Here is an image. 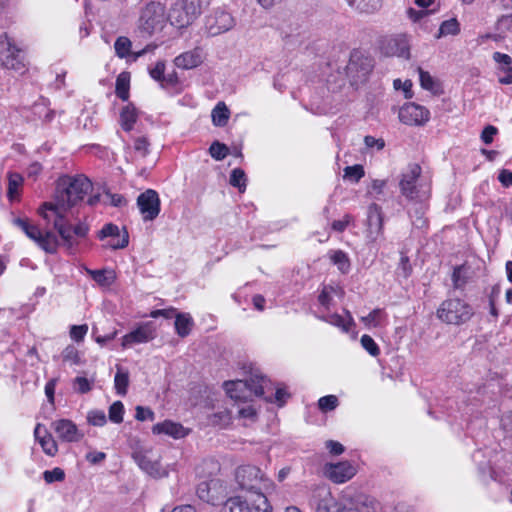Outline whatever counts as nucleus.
I'll return each instance as SVG.
<instances>
[{"mask_svg": "<svg viewBox=\"0 0 512 512\" xmlns=\"http://www.w3.org/2000/svg\"><path fill=\"white\" fill-rule=\"evenodd\" d=\"M418 72L421 87L425 90L436 93L438 90V85L435 82L434 78L428 72L422 70L421 68H418Z\"/></svg>", "mask_w": 512, "mask_h": 512, "instance_id": "c03bdc74", "label": "nucleus"}, {"mask_svg": "<svg viewBox=\"0 0 512 512\" xmlns=\"http://www.w3.org/2000/svg\"><path fill=\"white\" fill-rule=\"evenodd\" d=\"M272 507L264 494L251 496L237 495L224 503L221 512H271Z\"/></svg>", "mask_w": 512, "mask_h": 512, "instance_id": "6e6552de", "label": "nucleus"}, {"mask_svg": "<svg viewBox=\"0 0 512 512\" xmlns=\"http://www.w3.org/2000/svg\"><path fill=\"white\" fill-rule=\"evenodd\" d=\"M323 473L326 478L335 484H342L352 479L356 473V466L350 461H340L337 463H327L323 467Z\"/></svg>", "mask_w": 512, "mask_h": 512, "instance_id": "f8f14e48", "label": "nucleus"}, {"mask_svg": "<svg viewBox=\"0 0 512 512\" xmlns=\"http://www.w3.org/2000/svg\"><path fill=\"white\" fill-rule=\"evenodd\" d=\"M150 143L146 137H138L134 141V150L141 156H146L149 153Z\"/></svg>", "mask_w": 512, "mask_h": 512, "instance_id": "4d7b16f0", "label": "nucleus"}, {"mask_svg": "<svg viewBox=\"0 0 512 512\" xmlns=\"http://www.w3.org/2000/svg\"><path fill=\"white\" fill-rule=\"evenodd\" d=\"M421 171L418 164H410L402 173L399 183L400 191L409 200H422L427 196V190L420 178Z\"/></svg>", "mask_w": 512, "mask_h": 512, "instance_id": "1a4fd4ad", "label": "nucleus"}, {"mask_svg": "<svg viewBox=\"0 0 512 512\" xmlns=\"http://www.w3.org/2000/svg\"><path fill=\"white\" fill-rule=\"evenodd\" d=\"M493 60L497 64L498 81L504 85L512 84V58L508 54L494 52Z\"/></svg>", "mask_w": 512, "mask_h": 512, "instance_id": "393cba45", "label": "nucleus"}, {"mask_svg": "<svg viewBox=\"0 0 512 512\" xmlns=\"http://www.w3.org/2000/svg\"><path fill=\"white\" fill-rule=\"evenodd\" d=\"M87 421L90 425L102 427L106 424L107 418L102 410H91L87 414Z\"/></svg>", "mask_w": 512, "mask_h": 512, "instance_id": "8fccbe9b", "label": "nucleus"}, {"mask_svg": "<svg viewBox=\"0 0 512 512\" xmlns=\"http://www.w3.org/2000/svg\"><path fill=\"white\" fill-rule=\"evenodd\" d=\"M235 479L239 487L254 498L257 494H264L263 489L269 485V480L261 469L252 465L238 467L235 472Z\"/></svg>", "mask_w": 512, "mask_h": 512, "instance_id": "20e7f679", "label": "nucleus"}, {"mask_svg": "<svg viewBox=\"0 0 512 512\" xmlns=\"http://www.w3.org/2000/svg\"><path fill=\"white\" fill-rule=\"evenodd\" d=\"M230 111L223 102H219L212 110L211 117L215 126L223 127L227 124Z\"/></svg>", "mask_w": 512, "mask_h": 512, "instance_id": "e433bc0d", "label": "nucleus"}, {"mask_svg": "<svg viewBox=\"0 0 512 512\" xmlns=\"http://www.w3.org/2000/svg\"><path fill=\"white\" fill-rule=\"evenodd\" d=\"M373 61L365 56L361 51L354 50L350 54L349 62L345 66V74L350 79L352 85L364 81L372 71Z\"/></svg>", "mask_w": 512, "mask_h": 512, "instance_id": "9d476101", "label": "nucleus"}, {"mask_svg": "<svg viewBox=\"0 0 512 512\" xmlns=\"http://www.w3.org/2000/svg\"><path fill=\"white\" fill-rule=\"evenodd\" d=\"M13 224L25 235L33 240L46 253L54 254L57 251L59 241L57 235L52 231L42 232L39 227L33 224L26 217H16Z\"/></svg>", "mask_w": 512, "mask_h": 512, "instance_id": "7ed1b4c3", "label": "nucleus"}, {"mask_svg": "<svg viewBox=\"0 0 512 512\" xmlns=\"http://www.w3.org/2000/svg\"><path fill=\"white\" fill-rule=\"evenodd\" d=\"M194 325L193 318L189 313H176L175 330L178 336L184 338L188 336Z\"/></svg>", "mask_w": 512, "mask_h": 512, "instance_id": "473e14b6", "label": "nucleus"}, {"mask_svg": "<svg viewBox=\"0 0 512 512\" xmlns=\"http://www.w3.org/2000/svg\"><path fill=\"white\" fill-rule=\"evenodd\" d=\"M429 111L418 104L407 103L399 111V119L407 125H422L429 120Z\"/></svg>", "mask_w": 512, "mask_h": 512, "instance_id": "f3484780", "label": "nucleus"}, {"mask_svg": "<svg viewBox=\"0 0 512 512\" xmlns=\"http://www.w3.org/2000/svg\"><path fill=\"white\" fill-rule=\"evenodd\" d=\"M460 31V25L457 19L451 18L442 22L439 28L438 38L447 35H456Z\"/></svg>", "mask_w": 512, "mask_h": 512, "instance_id": "79ce46f5", "label": "nucleus"}, {"mask_svg": "<svg viewBox=\"0 0 512 512\" xmlns=\"http://www.w3.org/2000/svg\"><path fill=\"white\" fill-rule=\"evenodd\" d=\"M209 153L212 158L221 161L228 155L229 149L225 144L215 141L211 144Z\"/></svg>", "mask_w": 512, "mask_h": 512, "instance_id": "a18cd8bd", "label": "nucleus"}, {"mask_svg": "<svg viewBox=\"0 0 512 512\" xmlns=\"http://www.w3.org/2000/svg\"><path fill=\"white\" fill-rule=\"evenodd\" d=\"M34 436L46 455L54 456L58 452V445L45 426L38 423L34 429Z\"/></svg>", "mask_w": 512, "mask_h": 512, "instance_id": "bb28decb", "label": "nucleus"}, {"mask_svg": "<svg viewBox=\"0 0 512 512\" xmlns=\"http://www.w3.org/2000/svg\"><path fill=\"white\" fill-rule=\"evenodd\" d=\"M386 319V313L383 309L372 310L367 316L361 317V322L368 328L381 326Z\"/></svg>", "mask_w": 512, "mask_h": 512, "instance_id": "58836bf2", "label": "nucleus"}, {"mask_svg": "<svg viewBox=\"0 0 512 512\" xmlns=\"http://www.w3.org/2000/svg\"><path fill=\"white\" fill-rule=\"evenodd\" d=\"M364 143L368 148H376V150H382L385 146V142L382 138H375L373 136H366Z\"/></svg>", "mask_w": 512, "mask_h": 512, "instance_id": "69168bd1", "label": "nucleus"}, {"mask_svg": "<svg viewBox=\"0 0 512 512\" xmlns=\"http://www.w3.org/2000/svg\"><path fill=\"white\" fill-rule=\"evenodd\" d=\"M178 1H176L170 9L168 14V20L171 25L177 28H183L190 25L195 19L190 17V13L186 11V9L181 6Z\"/></svg>", "mask_w": 512, "mask_h": 512, "instance_id": "c756f323", "label": "nucleus"}, {"mask_svg": "<svg viewBox=\"0 0 512 512\" xmlns=\"http://www.w3.org/2000/svg\"><path fill=\"white\" fill-rule=\"evenodd\" d=\"M409 40L404 34L395 35L386 39L383 43L382 50L386 55L409 58Z\"/></svg>", "mask_w": 512, "mask_h": 512, "instance_id": "412c9836", "label": "nucleus"}, {"mask_svg": "<svg viewBox=\"0 0 512 512\" xmlns=\"http://www.w3.org/2000/svg\"><path fill=\"white\" fill-rule=\"evenodd\" d=\"M398 273L403 277L407 278L411 273V266L407 256L402 255L398 266Z\"/></svg>", "mask_w": 512, "mask_h": 512, "instance_id": "338daca9", "label": "nucleus"}, {"mask_svg": "<svg viewBox=\"0 0 512 512\" xmlns=\"http://www.w3.org/2000/svg\"><path fill=\"white\" fill-rule=\"evenodd\" d=\"M132 458L137 463L139 468L145 473L154 478H163L168 475L166 469H164L159 461H152L148 456L141 450L134 451Z\"/></svg>", "mask_w": 512, "mask_h": 512, "instance_id": "4be33fe9", "label": "nucleus"}, {"mask_svg": "<svg viewBox=\"0 0 512 512\" xmlns=\"http://www.w3.org/2000/svg\"><path fill=\"white\" fill-rule=\"evenodd\" d=\"M0 66L20 74L26 71L21 49L7 33L0 35Z\"/></svg>", "mask_w": 512, "mask_h": 512, "instance_id": "0eeeda50", "label": "nucleus"}, {"mask_svg": "<svg viewBox=\"0 0 512 512\" xmlns=\"http://www.w3.org/2000/svg\"><path fill=\"white\" fill-rule=\"evenodd\" d=\"M137 205L145 221L154 220L160 213V199L155 190L148 189L137 198Z\"/></svg>", "mask_w": 512, "mask_h": 512, "instance_id": "4468645a", "label": "nucleus"}, {"mask_svg": "<svg viewBox=\"0 0 512 512\" xmlns=\"http://www.w3.org/2000/svg\"><path fill=\"white\" fill-rule=\"evenodd\" d=\"M87 274L100 286L108 287L115 280V274L112 270L102 269V270H92L86 269Z\"/></svg>", "mask_w": 512, "mask_h": 512, "instance_id": "f704fd0d", "label": "nucleus"}, {"mask_svg": "<svg viewBox=\"0 0 512 512\" xmlns=\"http://www.w3.org/2000/svg\"><path fill=\"white\" fill-rule=\"evenodd\" d=\"M338 290H339L338 288L330 286V285L324 286L319 297H318L319 303L323 307L328 308L331 304L332 294H336L338 292Z\"/></svg>", "mask_w": 512, "mask_h": 512, "instance_id": "864d4df0", "label": "nucleus"}, {"mask_svg": "<svg viewBox=\"0 0 512 512\" xmlns=\"http://www.w3.org/2000/svg\"><path fill=\"white\" fill-rule=\"evenodd\" d=\"M500 425L503 431L512 437V412H508L501 417Z\"/></svg>", "mask_w": 512, "mask_h": 512, "instance_id": "e2e57ef3", "label": "nucleus"}, {"mask_svg": "<svg viewBox=\"0 0 512 512\" xmlns=\"http://www.w3.org/2000/svg\"><path fill=\"white\" fill-rule=\"evenodd\" d=\"M383 234V215L381 207L371 204L367 213V238L374 242Z\"/></svg>", "mask_w": 512, "mask_h": 512, "instance_id": "aec40b11", "label": "nucleus"}, {"mask_svg": "<svg viewBox=\"0 0 512 512\" xmlns=\"http://www.w3.org/2000/svg\"><path fill=\"white\" fill-rule=\"evenodd\" d=\"M362 496L346 489L338 501L326 485L317 486L311 495L310 504L315 508V512H352L361 501Z\"/></svg>", "mask_w": 512, "mask_h": 512, "instance_id": "f03ea898", "label": "nucleus"}, {"mask_svg": "<svg viewBox=\"0 0 512 512\" xmlns=\"http://www.w3.org/2000/svg\"><path fill=\"white\" fill-rule=\"evenodd\" d=\"M138 120V111L132 103L126 104L120 112V125L123 130L130 132Z\"/></svg>", "mask_w": 512, "mask_h": 512, "instance_id": "7c9ffc66", "label": "nucleus"}, {"mask_svg": "<svg viewBox=\"0 0 512 512\" xmlns=\"http://www.w3.org/2000/svg\"><path fill=\"white\" fill-rule=\"evenodd\" d=\"M338 403V398L335 395L323 396L318 400L319 409L323 412L334 410Z\"/></svg>", "mask_w": 512, "mask_h": 512, "instance_id": "603ef678", "label": "nucleus"}, {"mask_svg": "<svg viewBox=\"0 0 512 512\" xmlns=\"http://www.w3.org/2000/svg\"><path fill=\"white\" fill-rule=\"evenodd\" d=\"M51 428L57 437L64 442H78L84 436L77 425L70 419L55 420L51 423Z\"/></svg>", "mask_w": 512, "mask_h": 512, "instance_id": "a211bd4d", "label": "nucleus"}, {"mask_svg": "<svg viewBox=\"0 0 512 512\" xmlns=\"http://www.w3.org/2000/svg\"><path fill=\"white\" fill-rule=\"evenodd\" d=\"M230 184L237 187L240 192H243L246 188L245 172L240 168L233 169L230 175Z\"/></svg>", "mask_w": 512, "mask_h": 512, "instance_id": "37998d69", "label": "nucleus"}, {"mask_svg": "<svg viewBox=\"0 0 512 512\" xmlns=\"http://www.w3.org/2000/svg\"><path fill=\"white\" fill-rule=\"evenodd\" d=\"M131 47L132 42L125 36L118 37L114 43L115 54L121 59L131 57L132 61H137L140 57L156 48V46L147 45L142 50L131 52Z\"/></svg>", "mask_w": 512, "mask_h": 512, "instance_id": "b1692460", "label": "nucleus"}, {"mask_svg": "<svg viewBox=\"0 0 512 512\" xmlns=\"http://www.w3.org/2000/svg\"><path fill=\"white\" fill-rule=\"evenodd\" d=\"M205 59V53L202 47H195L192 50L185 51L175 57L174 64L177 68L190 70L200 66Z\"/></svg>", "mask_w": 512, "mask_h": 512, "instance_id": "5701e85b", "label": "nucleus"}, {"mask_svg": "<svg viewBox=\"0 0 512 512\" xmlns=\"http://www.w3.org/2000/svg\"><path fill=\"white\" fill-rule=\"evenodd\" d=\"M330 261L342 274H347L351 269V262L348 254L342 250H331L328 253Z\"/></svg>", "mask_w": 512, "mask_h": 512, "instance_id": "2f4dec72", "label": "nucleus"}, {"mask_svg": "<svg viewBox=\"0 0 512 512\" xmlns=\"http://www.w3.org/2000/svg\"><path fill=\"white\" fill-rule=\"evenodd\" d=\"M181 6L190 13V17L196 19L202 11V7L207 5L209 0H178Z\"/></svg>", "mask_w": 512, "mask_h": 512, "instance_id": "a19ab883", "label": "nucleus"}, {"mask_svg": "<svg viewBox=\"0 0 512 512\" xmlns=\"http://www.w3.org/2000/svg\"><path fill=\"white\" fill-rule=\"evenodd\" d=\"M44 479L47 483L55 481H62L65 477L64 471L60 468H54L53 470H46L44 472Z\"/></svg>", "mask_w": 512, "mask_h": 512, "instance_id": "6e6d98bb", "label": "nucleus"}, {"mask_svg": "<svg viewBox=\"0 0 512 512\" xmlns=\"http://www.w3.org/2000/svg\"><path fill=\"white\" fill-rule=\"evenodd\" d=\"M318 318L332 326L339 328L344 333L350 332L352 326L354 325V320L349 312H345L344 315L337 313H327L318 316Z\"/></svg>", "mask_w": 512, "mask_h": 512, "instance_id": "cd10ccee", "label": "nucleus"}, {"mask_svg": "<svg viewBox=\"0 0 512 512\" xmlns=\"http://www.w3.org/2000/svg\"><path fill=\"white\" fill-rule=\"evenodd\" d=\"M92 189V184L83 175L63 177L58 181L54 202H45L39 208V215L47 224H52L70 253H74L81 239L86 238L89 227L83 222L72 226L67 213Z\"/></svg>", "mask_w": 512, "mask_h": 512, "instance_id": "f257e3e1", "label": "nucleus"}, {"mask_svg": "<svg viewBox=\"0 0 512 512\" xmlns=\"http://www.w3.org/2000/svg\"><path fill=\"white\" fill-rule=\"evenodd\" d=\"M318 318L332 326L339 328L344 333L350 332L352 326L354 325V320L349 312H345L344 315L337 313H327L318 316Z\"/></svg>", "mask_w": 512, "mask_h": 512, "instance_id": "c85d7f7f", "label": "nucleus"}, {"mask_svg": "<svg viewBox=\"0 0 512 512\" xmlns=\"http://www.w3.org/2000/svg\"><path fill=\"white\" fill-rule=\"evenodd\" d=\"M98 237L101 240L110 237L111 240L108 241L106 247L114 250L123 249L129 243V236L127 231L125 229L121 231L120 228L113 223L105 224L99 231Z\"/></svg>", "mask_w": 512, "mask_h": 512, "instance_id": "dca6fc26", "label": "nucleus"}, {"mask_svg": "<svg viewBox=\"0 0 512 512\" xmlns=\"http://www.w3.org/2000/svg\"><path fill=\"white\" fill-rule=\"evenodd\" d=\"M114 386L118 395H126L129 386V372L121 366H117V372L114 377Z\"/></svg>", "mask_w": 512, "mask_h": 512, "instance_id": "c9c22d12", "label": "nucleus"}, {"mask_svg": "<svg viewBox=\"0 0 512 512\" xmlns=\"http://www.w3.org/2000/svg\"><path fill=\"white\" fill-rule=\"evenodd\" d=\"M235 25L232 15L222 9L214 10L206 17L205 27L209 35L216 36L229 31Z\"/></svg>", "mask_w": 512, "mask_h": 512, "instance_id": "ddd939ff", "label": "nucleus"}, {"mask_svg": "<svg viewBox=\"0 0 512 512\" xmlns=\"http://www.w3.org/2000/svg\"><path fill=\"white\" fill-rule=\"evenodd\" d=\"M266 380L263 377L251 378L247 380L227 381L224 383V389L227 395L235 401H248L253 396H262L264 394V384Z\"/></svg>", "mask_w": 512, "mask_h": 512, "instance_id": "423d86ee", "label": "nucleus"}, {"mask_svg": "<svg viewBox=\"0 0 512 512\" xmlns=\"http://www.w3.org/2000/svg\"><path fill=\"white\" fill-rule=\"evenodd\" d=\"M62 359L70 365H78L81 361L79 351L73 345H69L63 350Z\"/></svg>", "mask_w": 512, "mask_h": 512, "instance_id": "49530a36", "label": "nucleus"}, {"mask_svg": "<svg viewBox=\"0 0 512 512\" xmlns=\"http://www.w3.org/2000/svg\"><path fill=\"white\" fill-rule=\"evenodd\" d=\"M124 405L121 401L114 402L109 407V419L111 422L119 424L123 421Z\"/></svg>", "mask_w": 512, "mask_h": 512, "instance_id": "de8ad7c7", "label": "nucleus"}, {"mask_svg": "<svg viewBox=\"0 0 512 512\" xmlns=\"http://www.w3.org/2000/svg\"><path fill=\"white\" fill-rule=\"evenodd\" d=\"M135 418L138 421H146V420L153 421L155 419V414L150 408L137 406Z\"/></svg>", "mask_w": 512, "mask_h": 512, "instance_id": "13d9d810", "label": "nucleus"}, {"mask_svg": "<svg viewBox=\"0 0 512 512\" xmlns=\"http://www.w3.org/2000/svg\"><path fill=\"white\" fill-rule=\"evenodd\" d=\"M224 487L219 480L201 482L197 486V496L204 502L217 505L224 497Z\"/></svg>", "mask_w": 512, "mask_h": 512, "instance_id": "6ab92c4d", "label": "nucleus"}, {"mask_svg": "<svg viewBox=\"0 0 512 512\" xmlns=\"http://www.w3.org/2000/svg\"><path fill=\"white\" fill-rule=\"evenodd\" d=\"M92 385L90 381L85 377H76L75 379V389L77 392L84 394L91 390Z\"/></svg>", "mask_w": 512, "mask_h": 512, "instance_id": "680f3d73", "label": "nucleus"}, {"mask_svg": "<svg viewBox=\"0 0 512 512\" xmlns=\"http://www.w3.org/2000/svg\"><path fill=\"white\" fill-rule=\"evenodd\" d=\"M156 331L153 322H145L122 337L121 346L126 349L136 344L147 343L153 340Z\"/></svg>", "mask_w": 512, "mask_h": 512, "instance_id": "2eb2a0df", "label": "nucleus"}, {"mask_svg": "<svg viewBox=\"0 0 512 512\" xmlns=\"http://www.w3.org/2000/svg\"><path fill=\"white\" fill-rule=\"evenodd\" d=\"M365 175L361 165L347 166L344 169V177L353 182H358Z\"/></svg>", "mask_w": 512, "mask_h": 512, "instance_id": "3c124183", "label": "nucleus"}, {"mask_svg": "<svg viewBox=\"0 0 512 512\" xmlns=\"http://www.w3.org/2000/svg\"><path fill=\"white\" fill-rule=\"evenodd\" d=\"M353 220L352 216L349 214L344 215L343 219L336 220L332 223V229L337 232H343L347 226Z\"/></svg>", "mask_w": 512, "mask_h": 512, "instance_id": "0e129e2a", "label": "nucleus"}, {"mask_svg": "<svg viewBox=\"0 0 512 512\" xmlns=\"http://www.w3.org/2000/svg\"><path fill=\"white\" fill-rule=\"evenodd\" d=\"M497 134V128L494 126H487L481 133V139L485 144H490L493 141L494 136Z\"/></svg>", "mask_w": 512, "mask_h": 512, "instance_id": "774afa93", "label": "nucleus"}, {"mask_svg": "<svg viewBox=\"0 0 512 512\" xmlns=\"http://www.w3.org/2000/svg\"><path fill=\"white\" fill-rule=\"evenodd\" d=\"M129 88H130V75L126 72L119 74L116 79V87H115L116 95L123 101L128 100Z\"/></svg>", "mask_w": 512, "mask_h": 512, "instance_id": "4c0bfd02", "label": "nucleus"}, {"mask_svg": "<svg viewBox=\"0 0 512 512\" xmlns=\"http://www.w3.org/2000/svg\"><path fill=\"white\" fill-rule=\"evenodd\" d=\"M88 332V326L86 324L83 325H73L70 328V337L76 341L80 342L84 339Z\"/></svg>", "mask_w": 512, "mask_h": 512, "instance_id": "5fc2aeb1", "label": "nucleus"}, {"mask_svg": "<svg viewBox=\"0 0 512 512\" xmlns=\"http://www.w3.org/2000/svg\"><path fill=\"white\" fill-rule=\"evenodd\" d=\"M23 184V177L18 173H9L7 196L14 201L19 196V190Z\"/></svg>", "mask_w": 512, "mask_h": 512, "instance_id": "ea45409f", "label": "nucleus"}, {"mask_svg": "<svg viewBox=\"0 0 512 512\" xmlns=\"http://www.w3.org/2000/svg\"><path fill=\"white\" fill-rule=\"evenodd\" d=\"M165 7L161 3H149L141 13L139 27L148 34L163 29L166 23Z\"/></svg>", "mask_w": 512, "mask_h": 512, "instance_id": "9b49d317", "label": "nucleus"}, {"mask_svg": "<svg viewBox=\"0 0 512 512\" xmlns=\"http://www.w3.org/2000/svg\"><path fill=\"white\" fill-rule=\"evenodd\" d=\"M189 432L190 430L188 428H185L182 424L171 420H165L152 427L153 434H165L174 439L184 438L189 434Z\"/></svg>", "mask_w": 512, "mask_h": 512, "instance_id": "a878e982", "label": "nucleus"}, {"mask_svg": "<svg viewBox=\"0 0 512 512\" xmlns=\"http://www.w3.org/2000/svg\"><path fill=\"white\" fill-rule=\"evenodd\" d=\"M164 71H165V63L163 61H158L155 64V66L152 69H150L149 74H150L151 78L160 82L165 79Z\"/></svg>", "mask_w": 512, "mask_h": 512, "instance_id": "bf43d9fd", "label": "nucleus"}, {"mask_svg": "<svg viewBox=\"0 0 512 512\" xmlns=\"http://www.w3.org/2000/svg\"><path fill=\"white\" fill-rule=\"evenodd\" d=\"M393 86L396 90H403L405 98H412V82L410 80L402 82L400 79H395L393 82Z\"/></svg>", "mask_w": 512, "mask_h": 512, "instance_id": "052dcab7", "label": "nucleus"}, {"mask_svg": "<svg viewBox=\"0 0 512 512\" xmlns=\"http://www.w3.org/2000/svg\"><path fill=\"white\" fill-rule=\"evenodd\" d=\"M361 346L373 357H377L379 354H380V348L378 346V344L374 341V339L367 335V334H364L362 337H361Z\"/></svg>", "mask_w": 512, "mask_h": 512, "instance_id": "09e8293b", "label": "nucleus"}, {"mask_svg": "<svg viewBox=\"0 0 512 512\" xmlns=\"http://www.w3.org/2000/svg\"><path fill=\"white\" fill-rule=\"evenodd\" d=\"M473 314L472 307L458 298L443 301L437 310V317L442 322L453 325L466 323Z\"/></svg>", "mask_w": 512, "mask_h": 512, "instance_id": "39448f33", "label": "nucleus"}, {"mask_svg": "<svg viewBox=\"0 0 512 512\" xmlns=\"http://www.w3.org/2000/svg\"><path fill=\"white\" fill-rule=\"evenodd\" d=\"M347 4L360 13L371 14L381 7V0H345Z\"/></svg>", "mask_w": 512, "mask_h": 512, "instance_id": "72a5a7b5", "label": "nucleus"}]
</instances>
